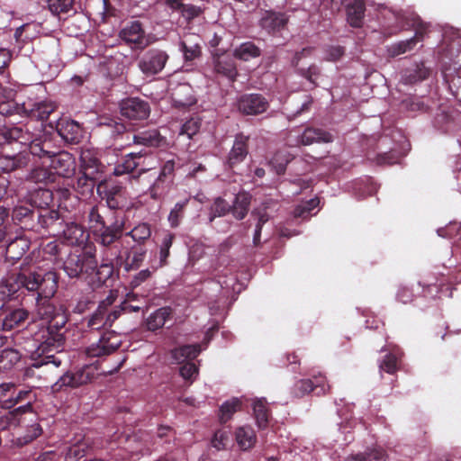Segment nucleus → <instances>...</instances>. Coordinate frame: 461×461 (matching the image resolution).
<instances>
[{"label":"nucleus","mask_w":461,"mask_h":461,"mask_svg":"<svg viewBox=\"0 0 461 461\" xmlns=\"http://www.w3.org/2000/svg\"><path fill=\"white\" fill-rule=\"evenodd\" d=\"M59 279L55 271L25 267L18 273H13L6 280L10 294L23 290L32 293L36 313L41 321H47V325H39L40 330L33 335V339L39 342L38 352H59L65 343L68 307L63 303L54 304L51 301L58 291Z\"/></svg>","instance_id":"obj_1"},{"label":"nucleus","mask_w":461,"mask_h":461,"mask_svg":"<svg viewBox=\"0 0 461 461\" xmlns=\"http://www.w3.org/2000/svg\"><path fill=\"white\" fill-rule=\"evenodd\" d=\"M85 213L97 244L110 248L121 240L125 230V214L111 211L108 212L98 204L89 206Z\"/></svg>","instance_id":"obj_2"},{"label":"nucleus","mask_w":461,"mask_h":461,"mask_svg":"<svg viewBox=\"0 0 461 461\" xmlns=\"http://www.w3.org/2000/svg\"><path fill=\"white\" fill-rule=\"evenodd\" d=\"M96 267L95 249L86 248L70 251L63 262V270L70 278L86 281Z\"/></svg>","instance_id":"obj_3"},{"label":"nucleus","mask_w":461,"mask_h":461,"mask_svg":"<svg viewBox=\"0 0 461 461\" xmlns=\"http://www.w3.org/2000/svg\"><path fill=\"white\" fill-rule=\"evenodd\" d=\"M98 365H85L76 372H67L52 385L54 392L64 390L65 388H77L91 383L97 375Z\"/></svg>","instance_id":"obj_4"},{"label":"nucleus","mask_w":461,"mask_h":461,"mask_svg":"<svg viewBox=\"0 0 461 461\" xmlns=\"http://www.w3.org/2000/svg\"><path fill=\"white\" fill-rule=\"evenodd\" d=\"M98 195L105 201L106 206L111 212L122 211L127 207L125 188L116 183L106 180L100 181L96 185Z\"/></svg>","instance_id":"obj_5"},{"label":"nucleus","mask_w":461,"mask_h":461,"mask_svg":"<svg viewBox=\"0 0 461 461\" xmlns=\"http://www.w3.org/2000/svg\"><path fill=\"white\" fill-rule=\"evenodd\" d=\"M36 400V394L31 389L18 390L14 386V391L8 398L2 401V407L5 409H13L11 413L14 417L22 416L23 414L30 413L32 416V403Z\"/></svg>","instance_id":"obj_6"},{"label":"nucleus","mask_w":461,"mask_h":461,"mask_svg":"<svg viewBox=\"0 0 461 461\" xmlns=\"http://www.w3.org/2000/svg\"><path fill=\"white\" fill-rule=\"evenodd\" d=\"M169 59L166 50L152 48L145 51L138 59V68L147 77L160 73Z\"/></svg>","instance_id":"obj_7"},{"label":"nucleus","mask_w":461,"mask_h":461,"mask_svg":"<svg viewBox=\"0 0 461 461\" xmlns=\"http://www.w3.org/2000/svg\"><path fill=\"white\" fill-rule=\"evenodd\" d=\"M119 37L131 48V50H144L153 43L149 35H147L140 21H133L122 28Z\"/></svg>","instance_id":"obj_8"},{"label":"nucleus","mask_w":461,"mask_h":461,"mask_svg":"<svg viewBox=\"0 0 461 461\" xmlns=\"http://www.w3.org/2000/svg\"><path fill=\"white\" fill-rule=\"evenodd\" d=\"M122 344L119 336L114 331H104L97 342L92 343L85 349L88 358L104 357L116 351Z\"/></svg>","instance_id":"obj_9"},{"label":"nucleus","mask_w":461,"mask_h":461,"mask_svg":"<svg viewBox=\"0 0 461 461\" xmlns=\"http://www.w3.org/2000/svg\"><path fill=\"white\" fill-rule=\"evenodd\" d=\"M147 256L145 246L123 247L116 256V263L126 272L138 270Z\"/></svg>","instance_id":"obj_10"},{"label":"nucleus","mask_w":461,"mask_h":461,"mask_svg":"<svg viewBox=\"0 0 461 461\" xmlns=\"http://www.w3.org/2000/svg\"><path fill=\"white\" fill-rule=\"evenodd\" d=\"M175 176L174 160L166 161L160 168L159 174L149 189L150 197L153 200L164 198L169 192Z\"/></svg>","instance_id":"obj_11"},{"label":"nucleus","mask_w":461,"mask_h":461,"mask_svg":"<svg viewBox=\"0 0 461 461\" xmlns=\"http://www.w3.org/2000/svg\"><path fill=\"white\" fill-rule=\"evenodd\" d=\"M238 111L243 115H259L269 108L267 99L261 94H244L237 101Z\"/></svg>","instance_id":"obj_12"},{"label":"nucleus","mask_w":461,"mask_h":461,"mask_svg":"<svg viewBox=\"0 0 461 461\" xmlns=\"http://www.w3.org/2000/svg\"><path fill=\"white\" fill-rule=\"evenodd\" d=\"M120 111L121 114L129 120L142 121L149 116L150 107L145 100L130 97L121 102Z\"/></svg>","instance_id":"obj_13"},{"label":"nucleus","mask_w":461,"mask_h":461,"mask_svg":"<svg viewBox=\"0 0 461 461\" xmlns=\"http://www.w3.org/2000/svg\"><path fill=\"white\" fill-rule=\"evenodd\" d=\"M36 230L40 228L50 230L53 235H60L61 225H63L64 219L61 217L59 210L53 208H47L37 211L35 214Z\"/></svg>","instance_id":"obj_14"},{"label":"nucleus","mask_w":461,"mask_h":461,"mask_svg":"<svg viewBox=\"0 0 461 461\" xmlns=\"http://www.w3.org/2000/svg\"><path fill=\"white\" fill-rule=\"evenodd\" d=\"M390 141L387 136L381 137L376 144V153L367 152V158L379 166L394 165L400 160V153L394 148H390L389 150H384V146Z\"/></svg>","instance_id":"obj_15"},{"label":"nucleus","mask_w":461,"mask_h":461,"mask_svg":"<svg viewBox=\"0 0 461 461\" xmlns=\"http://www.w3.org/2000/svg\"><path fill=\"white\" fill-rule=\"evenodd\" d=\"M50 167L57 174V178L60 176L69 177L75 173L76 160L73 155L65 150H59L51 159Z\"/></svg>","instance_id":"obj_16"},{"label":"nucleus","mask_w":461,"mask_h":461,"mask_svg":"<svg viewBox=\"0 0 461 461\" xmlns=\"http://www.w3.org/2000/svg\"><path fill=\"white\" fill-rule=\"evenodd\" d=\"M249 136H247L242 132L235 135L233 145L226 160V164L230 168H234L245 160L249 155Z\"/></svg>","instance_id":"obj_17"},{"label":"nucleus","mask_w":461,"mask_h":461,"mask_svg":"<svg viewBox=\"0 0 461 461\" xmlns=\"http://www.w3.org/2000/svg\"><path fill=\"white\" fill-rule=\"evenodd\" d=\"M58 134L68 143L77 144L83 138V130L78 122L62 118L56 122Z\"/></svg>","instance_id":"obj_18"},{"label":"nucleus","mask_w":461,"mask_h":461,"mask_svg":"<svg viewBox=\"0 0 461 461\" xmlns=\"http://www.w3.org/2000/svg\"><path fill=\"white\" fill-rule=\"evenodd\" d=\"M21 113L27 115L37 121L48 120L52 113L56 110V105L52 102L42 101L38 103H23L19 108Z\"/></svg>","instance_id":"obj_19"},{"label":"nucleus","mask_w":461,"mask_h":461,"mask_svg":"<svg viewBox=\"0 0 461 461\" xmlns=\"http://www.w3.org/2000/svg\"><path fill=\"white\" fill-rule=\"evenodd\" d=\"M36 213L37 211L30 203L20 204L13 209L12 219L16 224L20 225L22 229L34 230H36Z\"/></svg>","instance_id":"obj_20"},{"label":"nucleus","mask_w":461,"mask_h":461,"mask_svg":"<svg viewBox=\"0 0 461 461\" xmlns=\"http://www.w3.org/2000/svg\"><path fill=\"white\" fill-rule=\"evenodd\" d=\"M202 38L195 33H187L180 41V50L185 62H192L202 54Z\"/></svg>","instance_id":"obj_21"},{"label":"nucleus","mask_w":461,"mask_h":461,"mask_svg":"<svg viewBox=\"0 0 461 461\" xmlns=\"http://www.w3.org/2000/svg\"><path fill=\"white\" fill-rule=\"evenodd\" d=\"M30 156L26 151H19L14 155L0 153V175L23 169L30 163Z\"/></svg>","instance_id":"obj_22"},{"label":"nucleus","mask_w":461,"mask_h":461,"mask_svg":"<svg viewBox=\"0 0 461 461\" xmlns=\"http://www.w3.org/2000/svg\"><path fill=\"white\" fill-rule=\"evenodd\" d=\"M171 99L176 108H187L196 103L194 90L189 84H178L171 89Z\"/></svg>","instance_id":"obj_23"},{"label":"nucleus","mask_w":461,"mask_h":461,"mask_svg":"<svg viewBox=\"0 0 461 461\" xmlns=\"http://www.w3.org/2000/svg\"><path fill=\"white\" fill-rule=\"evenodd\" d=\"M32 136L28 130L23 127H5L0 130V144H11L17 142L28 146Z\"/></svg>","instance_id":"obj_24"},{"label":"nucleus","mask_w":461,"mask_h":461,"mask_svg":"<svg viewBox=\"0 0 461 461\" xmlns=\"http://www.w3.org/2000/svg\"><path fill=\"white\" fill-rule=\"evenodd\" d=\"M287 23L288 18L285 14L267 11L261 17L259 24L268 33H276L285 29Z\"/></svg>","instance_id":"obj_25"},{"label":"nucleus","mask_w":461,"mask_h":461,"mask_svg":"<svg viewBox=\"0 0 461 461\" xmlns=\"http://www.w3.org/2000/svg\"><path fill=\"white\" fill-rule=\"evenodd\" d=\"M60 234L72 246H78L87 239L84 227L76 222H65L60 226Z\"/></svg>","instance_id":"obj_26"},{"label":"nucleus","mask_w":461,"mask_h":461,"mask_svg":"<svg viewBox=\"0 0 461 461\" xmlns=\"http://www.w3.org/2000/svg\"><path fill=\"white\" fill-rule=\"evenodd\" d=\"M366 4L363 0H353L346 5L348 23L353 28H361L364 24Z\"/></svg>","instance_id":"obj_27"},{"label":"nucleus","mask_w":461,"mask_h":461,"mask_svg":"<svg viewBox=\"0 0 461 461\" xmlns=\"http://www.w3.org/2000/svg\"><path fill=\"white\" fill-rule=\"evenodd\" d=\"M29 311L24 308H14L7 311L2 321L3 330H12L22 327L28 320Z\"/></svg>","instance_id":"obj_28"},{"label":"nucleus","mask_w":461,"mask_h":461,"mask_svg":"<svg viewBox=\"0 0 461 461\" xmlns=\"http://www.w3.org/2000/svg\"><path fill=\"white\" fill-rule=\"evenodd\" d=\"M146 155L145 152H131L127 154L122 161L118 162L113 168V174L116 176L131 175L140 166V159Z\"/></svg>","instance_id":"obj_29"},{"label":"nucleus","mask_w":461,"mask_h":461,"mask_svg":"<svg viewBox=\"0 0 461 461\" xmlns=\"http://www.w3.org/2000/svg\"><path fill=\"white\" fill-rule=\"evenodd\" d=\"M429 75L430 69L423 62H420L404 69L402 73L401 82L404 85H415L427 79Z\"/></svg>","instance_id":"obj_30"},{"label":"nucleus","mask_w":461,"mask_h":461,"mask_svg":"<svg viewBox=\"0 0 461 461\" xmlns=\"http://www.w3.org/2000/svg\"><path fill=\"white\" fill-rule=\"evenodd\" d=\"M113 265L111 263L101 264L99 267L96 265L86 281L93 288L106 285L107 281L113 276Z\"/></svg>","instance_id":"obj_31"},{"label":"nucleus","mask_w":461,"mask_h":461,"mask_svg":"<svg viewBox=\"0 0 461 461\" xmlns=\"http://www.w3.org/2000/svg\"><path fill=\"white\" fill-rule=\"evenodd\" d=\"M214 71L233 80L238 75L234 57L230 55H220L213 60Z\"/></svg>","instance_id":"obj_32"},{"label":"nucleus","mask_w":461,"mask_h":461,"mask_svg":"<svg viewBox=\"0 0 461 461\" xmlns=\"http://www.w3.org/2000/svg\"><path fill=\"white\" fill-rule=\"evenodd\" d=\"M132 142L145 147L158 148L164 142V138L157 129L147 130L132 134Z\"/></svg>","instance_id":"obj_33"},{"label":"nucleus","mask_w":461,"mask_h":461,"mask_svg":"<svg viewBox=\"0 0 461 461\" xmlns=\"http://www.w3.org/2000/svg\"><path fill=\"white\" fill-rule=\"evenodd\" d=\"M235 440L242 451L253 448L257 443V435L250 426H240L235 430Z\"/></svg>","instance_id":"obj_34"},{"label":"nucleus","mask_w":461,"mask_h":461,"mask_svg":"<svg viewBox=\"0 0 461 461\" xmlns=\"http://www.w3.org/2000/svg\"><path fill=\"white\" fill-rule=\"evenodd\" d=\"M201 353L200 344H188L175 348L170 351L171 357L176 363L181 364L185 361H192L195 359Z\"/></svg>","instance_id":"obj_35"},{"label":"nucleus","mask_w":461,"mask_h":461,"mask_svg":"<svg viewBox=\"0 0 461 461\" xmlns=\"http://www.w3.org/2000/svg\"><path fill=\"white\" fill-rule=\"evenodd\" d=\"M35 419L31 420V422L27 423L23 427V433L16 438V444L18 446H25L32 443L33 440L38 438L42 435L43 429L41 426L38 419L33 416Z\"/></svg>","instance_id":"obj_36"},{"label":"nucleus","mask_w":461,"mask_h":461,"mask_svg":"<svg viewBox=\"0 0 461 461\" xmlns=\"http://www.w3.org/2000/svg\"><path fill=\"white\" fill-rule=\"evenodd\" d=\"M333 140L332 135L319 128L308 127L301 135L300 142L303 145H312L313 143L324 142L329 143Z\"/></svg>","instance_id":"obj_37"},{"label":"nucleus","mask_w":461,"mask_h":461,"mask_svg":"<svg viewBox=\"0 0 461 461\" xmlns=\"http://www.w3.org/2000/svg\"><path fill=\"white\" fill-rule=\"evenodd\" d=\"M53 201V192L47 188H39L30 195V203L36 211L50 208Z\"/></svg>","instance_id":"obj_38"},{"label":"nucleus","mask_w":461,"mask_h":461,"mask_svg":"<svg viewBox=\"0 0 461 461\" xmlns=\"http://www.w3.org/2000/svg\"><path fill=\"white\" fill-rule=\"evenodd\" d=\"M253 415L259 429H266L271 420V411L264 399H258L253 402Z\"/></svg>","instance_id":"obj_39"},{"label":"nucleus","mask_w":461,"mask_h":461,"mask_svg":"<svg viewBox=\"0 0 461 461\" xmlns=\"http://www.w3.org/2000/svg\"><path fill=\"white\" fill-rule=\"evenodd\" d=\"M93 172H84L73 184V188L82 198H87L93 194L96 185L95 176H90Z\"/></svg>","instance_id":"obj_40"},{"label":"nucleus","mask_w":461,"mask_h":461,"mask_svg":"<svg viewBox=\"0 0 461 461\" xmlns=\"http://www.w3.org/2000/svg\"><path fill=\"white\" fill-rule=\"evenodd\" d=\"M172 312L173 311L170 307L158 308L148 317L146 321L147 329L150 331L161 329L171 317Z\"/></svg>","instance_id":"obj_41"},{"label":"nucleus","mask_w":461,"mask_h":461,"mask_svg":"<svg viewBox=\"0 0 461 461\" xmlns=\"http://www.w3.org/2000/svg\"><path fill=\"white\" fill-rule=\"evenodd\" d=\"M251 195L247 192H240L236 194L231 207V213L237 220H243L249 210Z\"/></svg>","instance_id":"obj_42"},{"label":"nucleus","mask_w":461,"mask_h":461,"mask_svg":"<svg viewBox=\"0 0 461 461\" xmlns=\"http://www.w3.org/2000/svg\"><path fill=\"white\" fill-rule=\"evenodd\" d=\"M27 180L35 184H52L55 183L57 174H54L51 169L45 167H36L32 168L27 176Z\"/></svg>","instance_id":"obj_43"},{"label":"nucleus","mask_w":461,"mask_h":461,"mask_svg":"<svg viewBox=\"0 0 461 461\" xmlns=\"http://www.w3.org/2000/svg\"><path fill=\"white\" fill-rule=\"evenodd\" d=\"M151 226L148 222H140L133 227L130 231L125 233L126 237H130L135 242L134 245L145 246L146 242L151 237Z\"/></svg>","instance_id":"obj_44"},{"label":"nucleus","mask_w":461,"mask_h":461,"mask_svg":"<svg viewBox=\"0 0 461 461\" xmlns=\"http://www.w3.org/2000/svg\"><path fill=\"white\" fill-rule=\"evenodd\" d=\"M293 158L287 150H277L270 159L269 165L277 175H284Z\"/></svg>","instance_id":"obj_45"},{"label":"nucleus","mask_w":461,"mask_h":461,"mask_svg":"<svg viewBox=\"0 0 461 461\" xmlns=\"http://www.w3.org/2000/svg\"><path fill=\"white\" fill-rule=\"evenodd\" d=\"M261 55L260 49L253 42L247 41L241 43L234 50V58L240 60L248 61L251 59L258 58Z\"/></svg>","instance_id":"obj_46"},{"label":"nucleus","mask_w":461,"mask_h":461,"mask_svg":"<svg viewBox=\"0 0 461 461\" xmlns=\"http://www.w3.org/2000/svg\"><path fill=\"white\" fill-rule=\"evenodd\" d=\"M230 209L231 207L226 200L221 197L215 198L209 209V223L212 224L216 218L228 214L230 212H231Z\"/></svg>","instance_id":"obj_47"},{"label":"nucleus","mask_w":461,"mask_h":461,"mask_svg":"<svg viewBox=\"0 0 461 461\" xmlns=\"http://www.w3.org/2000/svg\"><path fill=\"white\" fill-rule=\"evenodd\" d=\"M89 450L90 446L87 442L84 440L77 441L67 447L65 461H79L87 455Z\"/></svg>","instance_id":"obj_48"},{"label":"nucleus","mask_w":461,"mask_h":461,"mask_svg":"<svg viewBox=\"0 0 461 461\" xmlns=\"http://www.w3.org/2000/svg\"><path fill=\"white\" fill-rule=\"evenodd\" d=\"M21 359L18 350L11 348L0 351V371L12 369Z\"/></svg>","instance_id":"obj_49"},{"label":"nucleus","mask_w":461,"mask_h":461,"mask_svg":"<svg viewBox=\"0 0 461 461\" xmlns=\"http://www.w3.org/2000/svg\"><path fill=\"white\" fill-rule=\"evenodd\" d=\"M241 409V401L239 398H232L226 401L220 407L219 420L221 423L229 421L232 415Z\"/></svg>","instance_id":"obj_50"},{"label":"nucleus","mask_w":461,"mask_h":461,"mask_svg":"<svg viewBox=\"0 0 461 461\" xmlns=\"http://www.w3.org/2000/svg\"><path fill=\"white\" fill-rule=\"evenodd\" d=\"M93 301L83 294H75L68 303L74 313H83L90 308Z\"/></svg>","instance_id":"obj_51"},{"label":"nucleus","mask_w":461,"mask_h":461,"mask_svg":"<svg viewBox=\"0 0 461 461\" xmlns=\"http://www.w3.org/2000/svg\"><path fill=\"white\" fill-rule=\"evenodd\" d=\"M438 274L441 276L440 280H438V277L428 275L424 277L422 281L419 282V285L424 288V293H427L428 294H432L433 289H435L436 294L441 292L445 282V274Z\"/></svg>","instance_id":"obj_52"},{"label":"nucleus","mask_w":461,"mask_h":461,"mask_svg":"<svg viewBox=\"0 0 461 461\" xmlns=\"http://www.w3.org/2000/svg\"><path fill=\"white\" fill-rule=\"evenodd\" d=\"M400 357L395 352L387 353L379 364L380 372H385L391 375L399 370Z\"/></svg>","instance_id":"obj_53"},{"label":"nucleus","mask_w":461,"mask_h":461,"mask_svg":"<svg viewBox=\"0 0 461 461\" xmlns=\"http://www.w3.org/2000/svg\"><path fill=\"white\" fill-rule=\"evenodd\" d=\"M189 203V199H185L184 201L178 202L175 204L168 215V221L172 228H176L179 226L182 219L185 215V210Z\"/></svg>","instance_id":"obj_54"},{"label":"nucleus","mask_w":461,"mask_h":461,"mask_svg":"<svg viewBox=\"0 0 461 461\" xmlns=\"http://www.w3.org/2000/svg\"><path fill=\"white\" fill-rule=\"evenodd\" d=\"M155 270H150L149 268L142 269L136 273L131 279L129 283V286L131 289V293H133L138 288L141 287L143 285L149 282L152 278L153 273Z\"/></svg>","instance_id":"obj_55"},{"label":"nucleus","mask_w":461,"mask_h":461,"mask_svg":"<svg viewBox=\"0 0 461 461\" xmlns=\"http://www.w3.org/2000/svg\"><path fill=\"white\" fill-rule=\"evenodd\" d=\"M74 0H47L50 11L55 15L68 14L72 10Z\"/></svg>","instance_id":"obj_56"},{"label":"nucleus","mask_w":461,"mask_h":461,"mask_svg":"<svg viewBox=\"0 0 461 461\" xmlns=\"http://www.w3.org/2000/svg\"><path fill=\"white\" fill-rule=\"evenodd\" d=\"M416 46V40L415 39H409L406 41H402L399 42H396L394 44H392L388 48V54L390 57H396L401 54H403L407 51H410L413 50V48Z\"/></svg>","instance_id":"obj_57"},{"label":"nucleus","mask_w":461,"mask_h":461,"mask_svg":"<svg viewBox=\"0 0 461 461\" xmlns=\"http://www.w3.org/2000/svg\"><path fill=\"white\" fill-rule=\"evenodd\" d=\"M382 458L383 452L373 448L362 453L351 454L347 457V461H380Z\"/></svg>","instance_id":"obj_58"},{"label":"nucleus","mask_w":461,"mask_h":461,"mask_svg":"<svg viewBox=\"0 0 461 461\" xmlns=\"http://www.w3.org/2000/svg\"><path fill=\"white\" fill-rule=\"evenodd\" d=\"M175 235L167 233L163 239L159 249V267H164L167 264V258L169 257V250L172 247Z\"/></svg>","instance_id":"obj_59"},{"label":"nucleus","mask_w":461,"mask_h":461,"mask_svg":"<svg viewBox=\"0 0 461 461\" xmlns=\"http://www.w3.org/2000/svg\"><path fill=\"white\" fill-rule=\"evenodd\" d=\"M105 316L106 312L97 308L88 318L86 327L90 330H98L103 327L108 326Z\"/></svg>","instance_id":"obj_60"},{"label":"nucleus","mask_w":461,"mask_h":461,"mask_svg":"<svg viewBox=\"0 0 461 461\" xmlns=\"http://www.w3.org/2000/svg\"><path fill=\"white\" fill-rule=\"evenodd\" d=\"M202 122L199 118L192 117L187 120L180 128L179 135H186L192 139L200 131Z\"/></svg>","instance_id":"obj_61"},{"label":"nucleus","mask_w":461,"mask_h":461,"mask_svg":"<svg viewBox=\"0 0 461 461\" xmlns=\"http://www.w3.org/2000/svg\"><path fill=\"white\" fill-rule=\"evenodd\" d=\"M402 107L410 112H424L428 105L418 97H408L402 101Z\"/></svg>","instance_id":"obj_62"},{"label":"nucleus","mask_w":461,"mask_h":461,"mask_svg":"<svg viewBox=\"0 0 461 461\" xmlns=\"http://www.w3.org/2000/svg\"><path fill=\"white\" fill-rule=\"evenodd\" d=\"M313 381L312 379H301L297 381L294 387L293 393L296 397H303L307 393L313 392Z\"/></svg>","instance_id":"obj_63"},{"label":"nucleus","mask_w":461,"mask_h":461,"mask_svg":"<svg viewBox=\"0 0 461 461\" xmlns=\"http://www.w3.org/2000/svg\"><path fill=\"white\" fill-rule=\"evenodd\" d=\"M298 74L303 77L306 78L310 83H312L314 86H317V79L321 76L320 68L312 64L307 68H299Z\"/></svg>","instance_id":"obj_64"}]
</instances>
